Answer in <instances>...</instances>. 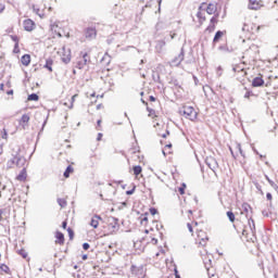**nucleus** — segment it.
<instances>
[{"mask_svg":"<svg viewBox=\"0 0 278 278\" xmlns=\"http://www.w3.org/2000/svg\"><path fill=\"white\" fill-rule=\"evenodd\" d=\"M108 228V233L112 235V233H116V231H118V222L115 219H112V222H110L106 226Z\"/></svg>","mask_w":278,"mask_h":278,"instance_id":"15","label":"nucleus"},{"mask_svg":"<svg viewBox=\"0 0 278 278\" xmlns=\"http://www.w3.org/2000/svg\"><path fill=\"white\" fill-rule=\"evenodd\" d=\"M81 260H84V261L88 260V255L87 254L83 255Z\"/></svg>","mask_w":278,"mask_h":278,"instance_id":"57","label":"nucleus"},{"mask_svg":"<svg viewBox=\"0 0 278 278\" xmlns=\"http://www.w3.org/2000/svg\"><path fill=\"white\" fill-rule=\"evenodd\" d=\"M53 31L58 36V38H71V30L68 29L67 26H53Z\"/></svg>","mask_w":278,"mask_h":278,"instance_id":"9","label":"nucleus"},{"mask_svg":"<svg viewBox=\"0 0 278 278\" xmlns=\"http://www.w3.org/2000/svg\"><path fill=\"white\" fill-rule=\"evenodd\" d=\"M175 36H177V34L170 33V38H172V40H173V38H175Z\"/></svg>","mask_w":278,"mask_h":278,"instance_id":"59","label":"nucleus"},{"mask_svg":"<svg viewBox=\"0 0 278 278\" xmlns=\"http://www.w3.org/2000/svg\"><path fill=\"white\" fill-rule=\"evenodd\" d=\"M226 214H227V217L229 218L230 223H236V214H233V212L228 211Z\"/></svg>","mask_w":278,"mask_h":278,"instance_id":"31","label":"nucleus"},{"mask_svg":"<svg viewBox=\"0 0 278 278\" xmlns=\"http://www.w3.org/2000/svg\"><path fill=\"white\" fill-rule=\"evenodd\" d=\"M67 225H68V222L64 220V222L62 223L63 229H66Z\"/></svg>","mask_w":278,"mask_h":278,"instance_id":"51","label":"nucleus"},{"mask_svg":"<svg viewBox=\"0 0 278 278\" xmlns=\"http://www.w3.org/2000/svg\"><path fill=\"white\" fill-rule=\"evenodd\" d=\"M97 110H103V103H99V104L97 105Z\"/></svg>","mask_w":278,"mask_h":278,"instance_id":"54","label":"nucleus"},{"mask_svg":"<svg viewBox=\"0 0 278 278\" xmlns=\"http://www.w3.org/2000/svg\"><path fill=\"white\" fill-rule=\"evenodd\" d=\"M242 236L247 238L248 242H253V237H249V232L247 231V229L242 231Z\"/></svg>","mask_w":278,"mask_h":278,"instance_id":"35","label":"nucleus"},{"mask_svg":"<svg viewBox=\"0 0 278 278\" xmlns=\"http://www.w3.org/2000/svg\"><path fill=\"white\" fill-rule=\"evenodd\" d=\"M162 144H165L163 149V154L164 155H173V143H166L164 141H161Z\"/></svg>","mask_w":278,"mask_h":278,"instance_id":"17","label":"nucleus"},{"mask_svg":"<svg viewBox=\"0 0 278 278\" xmlns=\"http://www.w3.org/2000/svg\"><path fill=\"white\" fill-rule=\"evenodd\" d=\"M275 79H277V77L269 76L268 80L265 83L264 75L258 74L256 77L252 79V88H262V86H265V88H270Z\"/></svg>","mask_w":278,"mask_h":278,"instance_id":"6","label":"nucleus"},{"mask_svg":"<svg viewBox=\"0 0 278 278\" xmlns=\"http://www.w3.org/2000/svg\"><path fill=\"white\" fill-rule=\"evenodd\" d=\"M88 99L90 100L89 105H94V103H97V100L99 99V96H97L96 93H91L90 96H88Z\"/></svg>","mask_w":278,"mask_h":278,"instance_id":"27","label":"nucleus"},{"mask_svg":"<svg viewBox=\"0 0 278 278\" xmlns=\"http://www.w3.org/2000/svg\"><path fill=\"white\" fill-rule=\"evenodd\" d=\"M73 173H75V168H73V165H70L66 167L63 177H65V179H68V177H71V175H73Z\"/></svg>","mask_w":278,"mask_h":278,"instance_id":"25","label":"nucleus"},{"mask_svg":"<svg viewBox=\"0 0 278 278\" xmlns=\"http://www.w3.org/2000/svg\"><path fill=\"white\" fill-rule=\"evenodd\" d=\"M5 10V4L0 2V14H2V12H4Z\"/></svg>","mask_w":278,"mask_h":278,"instance_id":"45","label":"nucleus"},{"mask_svg":"<svg viewBox=\"0 0 278 278\" xmlns=\"http://www.w3.org/2000/svg\"><path fill=\"white\" fill-rule=\"evenodd\" d=\"M3 147H5V143L0 141V155H3Z\"/></svg>","mask_w":278,"mask_h":278,"instance_id":"43","label":"nucleus"},{"mask_svg":"<svg viewBox=\"0 0 278 278\" xmlns=\"http://www.w3.org/2000/svg\"><path fill=\"white\" fill-rule=\"evenodd\" d=\"M54 243L55 244H59V247H64L65 242H66V239L64 238V233H62L60 230H58L55 233H54Z\"/></svg>","mask_w":278,"mask_h":278,"instance_id":"13","label":"nucleus"},{"mask_svg":"<svg viewBox=\"0 0 278 278\" xmlns=\"http://www.w3.org/2000/svg\"><path fill=\"white\" fill-rule=\"evenodd\" d=\"M3 219V210H0V220Z\"/></svg>","mask_w":278,"mask_h":278,"instance_id":"56","label":"nucleus"},{"mask_svg":"<svg viewBox=\"0 0 278 278\" xmlns=\"http://www.w3.org/2000/svg\"><path fill=\"white\" fill-rule=\"evenodd\" d=\"M267 181L268 184H270L273 188H277V185L275 184V181L270 180L269 178H267Z\"/></svg>","mask_w":278,"mask_h":278,"instance_id":"44","label":"nucleus"},{"mask_svg":"<svg viewBox=\"0 0 278 278\" xmlns=\"http://www.w3.org/2000/svg\"><path fill=\"white\" fill-rule=\"evenodd\" d=\"M237 149H238L239 153L242 155V149L240 148V144L237 146Z\"/></svg>","mask_w":278,"mask_h":278,"instance_id":"55","label":"nucleus"},{"mask_svg":"<svg viewBox=\"0 0 278 278\" xmlns=\"http://www.w3.org/2000/svg\"><path fill=\"white\" fill-rule=\"evenodd\" d=\"M148 116H150V118H155L154 127L156 128L157 135L161 138H166L167 136H170V132L166 129L164 122L160 121V117L157 116V113H155V110L148 108Z\"/></svg>","mask_w":278,"mask_h":278,"instance_id":"4","label":"nucleus"},{"mask_svg":"<svg viewBox=\"0 0 278 278\" xmlns=\"http://www.w3.org/2000/svg\"><path fill=\"white\" fill-rule=\"evenodd\" d=\"M242 71V73L244 74V75H247V71H244V70H241Z\"/></svg>","mask_w":278,"mask_h":278,"instance_id":"64","label":"nucleus"},{"mask_svg":"<svg viewBox=\"0 0 278 278\" xmlns=\"http://www.w3.org/2000/svg\"><path fill=\"white\" fill-rule=\"evenodd\" d=\"M40 99V97H38V94L36 93H31L28 96V101H38Z\"/></svg>","mask_w":278,"mask_h":278,"instance_id":"36","label":"nucleus"},{"mask_svg":"<svg viewBox=\"0 0 278 278\" xmlns=\"http://www.w3.org/2000/svg\"><path fill=\"white\" fill-rule=\"evenodd\" d=\"M210 278H218V276H216V275H212V277H210Z\"/></svg>","mask_w":278,"mask_h":278,"instance_id":"61","label":"nucleus"},{"mask_svg":"<svg viewBox=\"0 0 278 278\" xmlns=\"http://www.w3.org/2000/svg\"><path fill=\"white\" fill-rule=\"evenodd\" d=\"M83 249H84L85 251H88V249H90V244H89V243H84V244H83Z\"/></svg>","mask_w":278,"mask_h":278,"instance_id":"47","label":"nucleus"},{"mask_svg":"<svg viewBox=\"0 0 278 278\" xmlns=\"http://www.w3.org/2000/svg\"><path fill=\"white\" fill-rule=\"evenodd\" d=\"M34 12L40 17V18H47L49 16V13L52 12V8L45 4V0H37L33 4Z\"/></svg>","mask_w":278,"mask_h":278,"instance_id":"5","label":"nucleus"},{"mask_svg":"<svg viewBox=\"0 0 278 278\" xmlns=\"http://www.w3.org/2000/svg\"><path fill=\"white\" fill-rule=\"evenodd\" d=\"M85 38L87 40H94L97 38V27H87L85 29Z\"/></svg>","mask_w":278,"mask_h":278,"instance_id":"10","label":"nucleus"},{"mask_svg":"<svg viewBox=\"0 0 278 278\" xmlns=\"http://www.w3.org/2000/svg\"><path fill=\"white\" fill-rule=\"evenodd\" d=\"M275 278H278V270H277L276 274H275Z\"/></svg>","mask_w":278,"mask_h":278,"instance_id":"63","label":"nucleus"},{"mask_svg":"<svg viewBox=\"0 0 278 278\" xmlns=\"http://www.w3.org/2000/svg\"><path fill=\"white\" fill-rule=\"evenodd\" d=\"M77 97H79L77 93L72 97V103H75V99H77Z\"/></svg>","mask_w":278,"mask_h":278,"instance_id":"53","label":"nucleus"},{"mask_svg":"<svg viewBox=\"0 0 278 278\" xmlns=\"http://www.w3.org/2000/svg\"><path fill=\"white\" fill-rule=\"evenodd\" d=\"M142 103H144V105H149V103H148V102H146L144 100H142Z\"/></svg>","mask_w":278,"mask_h":278,"instance_id":"62","label":"nucleus"},{"mask_svg":"<svg viewBox=\"0 0 278 278\" xmlns=\"http://www.w3.org/2000/svg\"><path fill=\"white\" fill-rule=\"evenodd\" d=\"M43 68H47L49 73H53V59L49 58L46 60V64L43 65Z\"/></svg>","mask_w":278,"mask_h":278,"instance_id":"21","label":"nucleus"},{"mask_svg":"<svg viewBox=\"0 0 278 278\" xmlns=\"http://www.w3.org/2000/svg\"><path fill=\"white\" fill-rule=\"evenodd\" d=\"M23 27L25 31H34V29H36V22L31 18L24 20Z\"/></svg>","mask_w":278,"mask_h":278,"instance_id":"12","label":"nucleus"},{"mask_svg":"<svg viewBox=\"0 0 278 278\" xmlns=\"http://www.w3.org/2000/svg\"><path fill=\"white\" fill-rule=\"evenodd\" d=\"M67 233H68L70 240H73V238H75V232L71 228H67Z\"/></svg>","mask_w":278,"mask_h":278,"instance_id":"40","label":"nucleus"},{"mask_svg":"<svg viewBox=\"0 0 278 278\" xmlns=\"http://www.w3.org/2000/svg\"><path fill=\"white\" fill-rule=\"evenodd\" d=\"M21 62H22L23 66H29V64H31V55H29V54H24V55L21 58Z\"/></svg>","mask_w":278,"mask_h":278,"instance_id":"19","label":"nucleus"},{"mask_svg":"<svg viewBox=\"0 0 278 278\" xmlns=\"http://www.w3.org/2000/svg\"><path fill=\"white\" fill-rule=\"evenodd\" d=\"M17 181H27V169H22L21 173L16 176Z\"/></svg>","mask_w":278,"mask_h":278,"instance_id":"20","label":"nucleus"},{"mask_svg":"<svg viewBox=\"0 0 278 278\" xmlns=\"http://www.w3.org/2000/svg\"><path fill=\"white\" fill-rule=\"evenodd\" d=\"M149 101H150L151 103H155L156 98H155V97H153V96H150V97H149Z\"/></svg>","mask_w":278,"mask_h":278,"instance_id":"49","label":"nucleus"},{"mask_svg":"<svg viewBox=\"0 0 278 278\" xmlns=\"http://www.w3.org/2000/svg\"><path fill=\"white\" fill-rule=\"evenodd\" d=\"M174 275H175V277H177V278L181 277V276L179 275V270H177V267L174 268Z\"/></svg>","mask_w":278,"mask_h":278,"instance_id":"46","label":"nucleus"},{"mask_svg":"<svg viewBox=\"0 0 278 278\" xmlns=\"http://www.w3.org/2000/svg\"><path fill=\"white\" fill-rule=\"evenodd\" d=\"M140 224L143 227H147V225H149V213H144L140 216Z\"/></svg>","mask_w":278,"mask_h":278,"instance_id":"24","label":"nucleus"},{"mask_svg":"<svg viewBox=\"0 0 278 278\" xmlns=\"http://www.w3.org/2000/svg\"><path fill=\"white\" fill-rule=\"evenodd\" d=\"M7 94H14V90L7 91Z\"/></svg>","mask_w":278,"mask_h":278,"instance_id":"58","label":"nucleus"},{"mask_svg":"<svg viewBox=\"0 0 278 278\" xmlns=\"http://www.w3.org/2000/svg\"><path fill=\"white\" fill-rule=\"evenodd\" d=\"M220 12H222V9L218 7V3L216 2L201 3L197 12L199 27L204 25V23L207 21V16L205 14H208L210 16H212L210 18L208 26L204 29V34H214V31H216V25H218V21H219L218 18H220Z\"/></svg>","mask_w":278,"mask_h":278,"instance_id":"2","label":"nucleus"},{"mask_svg":"<svg viewBox=\"0 0 278 278\" xmlns=\"http://www.w3.org/2000/svg\"><path fill=\"white\" fill-rule=\"evenodd\" d=\"M266 199H267V201H273V194L271 193H267L266 194Z\"/></svg>","mask_w":278,"mask_h":278,"instance_id":"50","label":"nucleus"},{"mask_svg":"<svg viewBox=\"0 0 278 278\" xmlns=\"http://www.w3.org/2000/svg\"><path fill=\"white\" fill-rule=\"evenodd\" d=\"M102 139H103V134L99 132L97 137L98 142H101Z\"/></svg>","mask_w":278,"mask_h":278,"instance_id":"48","label":"nucleus"},{"mask_svg":"<svg viewBox=\"0 0 278 278\" xmlns=\"http://www.w3.org/2000/svg\"><path fill=\"white\" fill-rule=\"evenodd\" d=\"M101 123H102V121L101 119H98V122H97V129H100L101 128Z\"/></svg>","mask_w":278,"mask_h":278,"instance_id":"52","label":"nucleus"},{"mask_svg":"<svg viewBox=\"0 0 278 278\" xmlns=\"http://www.w3.org/2000/svg\"><path fill=\"white\" fill-rule=\"evenodd\" d=\"M99 223H101V216L96 215L91 218L90 225L93 227V229H97V227H99Z\"/></svg>","mask_w":278,"mask_h":278,"instance_id":"22","label":"nucleus"},{"mask_svg":"<svg viewBox=\"0 0 278 278\" xmlns=\"http://www.w3.org/2000/svg\"><path fill=\"white\" fill-rule=\"evenodd\" d=\"M0 136H1L2 140H8V128H3L0 131Z\"/></svg>","mask_w":278,"mask_h":278,"instance_id":"33","label":"nucleus"},{"mask_svg":"<svg viewBox=\"0 0 278 278\" xmlns=\"http://www.w3.org/2000/svg\"><path fill=\"white\" fill-rule=\"evenodd\" d=\"M12 270H10V267L5 264L0 265V275H11Z\"/></svg>","mask_w":278,"mask_h":278,"instance_id":"23","label":"nucleus"},{"mask_svg":"<svg viewBox=\"0 0 278 278\" xmlns=\"http://www.w3.org/2000/svg\"><path fill=\"white\" fill-rule=\"evenodd\" d=\"M142 240H146L148 247L150 244H152L153 247L157 245V239H155L154 237H151L149 235H147Z\"/></svg>","mask_w":278,"mask_h":278,"instance_id":"18","label":"nucleus"},{"mask_svg":"<svg viewBox=\"0 0 278 278\" xmlns=\"http://www.w3.org/2000/svg\"><path fill=\"white\" fill-rule=\"evenodd\" d=\"M58 203H59L60 207H62V208L66 207V205H68L67 198L66 197L59 198Z\"/></svg>","mask_w":278,"mask_h":278,"instance_id":"26","label":"nucleus"},{"mask_svg":"<svg viewBox=\"0 0 278 278\" xmlns=\"http://www.w3.org/2000/svg\"><path fill=\"white\" fill-rule=\"evenodd\" d=\"M126 194H134V191H126Z\"/></svg>","mask_w":278,"mask_h":278,"instance_id":"60","label":"nucleus"},{"mask_svg":"<svg viewBox=\"0 0 278 278\" xmlns=\"http://www.w3.org/2000/svg\"><path fill=\"white\" fill-rule=\"evenodd\" d=\"M184 116L188 118L189 121H197L199 116V112H197V109L194 106L185 105L184 106Z\"/></svg>","mask_w":278,"mask_h":278,"instance_id":"7","label":"nucleus"},{"mask_svg":"<svg viewBox=\"0 0 278 278\" xmlns=\"http://www.w3.org/2000/svg\"><path fill=\"white\" fill-rule=\"evenodd\" d=\"M253 97V91H247L244 94V99H251Z\"/></svg>","mask_w":278,"mask_h":278,"instance_id":"42","label":"nucleus"},{"mask_svg":"<svg viewBox=\"0 0 278 278\" xmlns=\"http://www.w3.org/2000/svg\"><path fill=\"white\" fill-rule=\"evenodd\" d=\"M13 53H21V47L18 43H14Z\"/></svg>","mask_w":278,"mask_h":278,"instance_id":"39","label":"nucleus"},{"mask_svg":"<svg viewBox=\"0 0 278 278\" xmlns=\"http://www.w3.org/2000/svg\"><path fill=\"white\" fill-rule=\"evenodd\" d=\"M186 188H187L186 184H182V185L178 188L179 194H181V195L186 194Z\"/></svg>","mask_w":278,"mask_h":278,"instance_id":"37","label":"nucleus"},{"mask_svg":"<svg viewBox=\"0 0 278 278\" xmlns=\"http://www.w3.org/2000/svg\"><path fill=\"white\" fill-rule=\"evenodd\" d=\"M129 154L130 157H138V160H140V150L130 149Z\"/></svg>","mask_w":278,"mask_h":278,"instance_id":"29","label":"nucleus"},{"mask_svg":"<svg viewBox=\"0 0 278 278\" xmlns=\"http://www.w3.org/2000/svg\"><path fill=\"white\" fill-rule=\"evenodd\" d=\"M149 212H150V214H151L152 216H155V214H157V208L151 207V208L149 210Z\"/></svg>","mask_w":278,"mask_h":278,"instance_id":"41","label":"nucleus"},{"mask_svg":"<svg viewBox=\"0 0 278 278\" xmlns=\"http://www.w3.org/2000/svg\"><path fill=\"white\" fill-rule=\"evenodd\" d=\"M206 164H207L208 168H211L212 170H214V168H216V160H214V159H207Z\"/></svg>","mask_w":278,"mask_h":278,"instance_id":"28","label":"nucleus"},{"mask_svg":"<svg viewBox=\"0 0 278 278\" xmlns=\"http://www.w3.org/2000/svg\"><path fill=\"white\" fill-rule=\"evenodd\" d=\"M132 172H134V176L138 177V175H140V173H142V166H140V165L134 166Z\"/></svg>","mask_w":278,"mask_h":278,"instance_id":"30","label":"nucleus"},{"mask_svg":"<svg viewBox=\"0 0 278 278\" xmlns=\"http://www.w3.org/2000/svg\"><path fill=\"white\" fill-rule=\"evenodd\" d=\"M264 8V2L262 0H250L249 9L250 10H261Z\"/></svg>","mask_w":278,"mask_h":278,"instance_id":"14","label":"nucleus"},{"mask_svg":"<svg viewBox=\"0 0 278 278\" xmlns=\"http://www.w3.org/2000/svg\"><path fill=\"white\" fill-rule=\"evenodd\" d=\"M224 36H227V30H217L213 38V45H217V42L222 41Z\"/></svg>","mask_w":278,"mask_h":278,"instance_id":"16","label":"nucleus"},{"mask_svg":"<svg viewBox=\"0 0 278 278\" xmlns=\"http://www.w3.org/2000/svg\"><path fill=\"white\" fill-rule=\"evenodd\" d=\"M10 38H11V40L14 41V45H20L21 38H18V36H16V35H11Z\"/></svg>","mask_w":278,"mask_h":278,"instance_id":"38","label":"nucleus"},{"mask_svg":"<svg viewBox=\"0 0 278 278\" xmlns=\"http://www.w3.org/2000/svg\"><path fill=\"white\" fill-rule=\"evenodd\" d=\"M199 218H201V212L199 211H182V220L191 233L198 249H205L210 242V236L203 230V222H199Z\"/></svg>","mask_w":278,"mask_h":278,"instance_id":"1","label":"nucleus"},{"mask_svg":"<svg viewBox=\"0 0 278 278\" xmlns=\"http://www.w3.org/2000/svg\"><path fill=\"white\" fill-rule=\"evenodd\" d=\"M164 47H166V41L160 40L157 42L156 49H159V51H162L164 49Z\"/></svg>","mask_w":278,"mask_h":278,"instance_id":"34","label":"nucleus"},{"mask_svg":"<svg viewBox=\"0 0 278 278\" xmlns=\"http://www.w3.org/2000/svg\"><path fill=\"white\" fill-rule=\"evenodd\" d=\"M29 121H31V117L29 116V114L22 115V117L18 119L20 127H22V129L28 128Z\"/></svg>","mask_w":278,"mask_h":278,"instance_id":"11","label":"nucleus"},{"mask_svg":"<svg viewBox=\"0 0 278 278\" xmlns=\"http://www.w3.org/2000/svg\"><path fill=\"white\" fill-rule=\"evenodd\" d=\"M17 254L21 255L24 260H27V251L25 249H21L17 251Z\"/></svg>","mask_w":278,"mask_h":278,"instance_id":"32","label":"nucleus"},{"mask_svg":"<svg viewBox=\"0 0 278 278\" xmlns=\"http://www.w3.org/2000/svg\"><path fill=\"white\" fill-rule=\"evenodd\" d=\"M90 63V54L88 52H81L76 62V68H86Z\"/></svg>","mask_w":278,"mask_h":278,"instance_id":"8","label":"nucleus"},{"mask_svg":"<svg viewBox=\"0 0 278 278\" xmlns=\"http://www.w3.org/2000/svg\"><path fill=\"white\" fill-rule=\"evenodd\" d=\"M260 29H264V26H260L251 20H248L242 28L248 40H255V38H257V34H260Z\"/></svg>","mask_w":278,"mask_h":278,"instance_id":"3","label":"nucleus"}]
</instances>
